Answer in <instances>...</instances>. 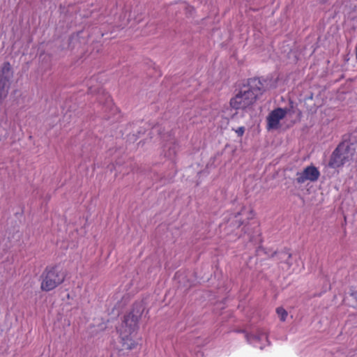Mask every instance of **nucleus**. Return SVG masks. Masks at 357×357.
<instances>
[{"instance_id": "6ab92c4d", "label": "nucleus", "mask_w": 357, "mask_h": 357, "mask_svg": "<svg viewBox=\"0 0 357 357\" xmlns=\"http://www.w3.org/2000/svg\"><path fill=\"white\" fill-rule=\"evenodd\" d=\"M250 215H251V216H252V215H252V211H250Z\"/></svg>"}, {"instance_id": "2eb2a0df", "label": "nucleus", "mask_w": 357, "mask_h": 357, "mask_svg": "<svg viewBox=\"0 0 357 357\" xmlns=\"http://www.w3.org/2000/svg\"><path fill=\"white\" fill-rule=\"evenodd\" d=\"M245 213V211L243 210L241 213H238L237 215L235 216V218H236L237 220H238V216L240 215H242V214H244Z\"/></svg>"}, {"instance_id": "f8f14e48", "label": "nucleus", "mask_w": 357, "mask_h": 357, "mask_svg": "<svg viewBox=\"0 0 357 357\" xmlns=\"http://www.w3.org/2000/svg\"><path fill=\"white\" fill-rule=\"evenodd\" d=\"M83 35H84V32H81V33H79L78 34H77L76 36H73L72 37L71 40H70V44H73L74 43V41L75 40H77L78 39H79L81 37L82 38L83 37Z\"/></svg>"}, {"instance_id": "7ed1b4c3", "label": "nucleus", "mask_w": 357, "mask_h": 357, "mask_svg": "<svg viewBox=\"0 0 357 357\" xmlns=\"http://www.w3.org/2000/svg\"><path fill=\"white\" fill-rule=\"evenodd\" d=\"M354 154V151L348 143H341L333 151L329 162V166L333 168L341 167L352 160Z\"/></svg>"}, {"instance_id": "423d86ee", "label": "nucleus", "mask_w": 357, "mask_h": 357, "mask_svg": "<svg viewBox=\"0 0 357 357\" xmlns=\"http://www.w3.org/2000/svg\"><path fill=\"white\" fill-rule=\"evenodd\" d=\"M289 109L280 108L273 109L267 116V129L276 130L280 128V122L287 115Z\"/></svg>"}, {"instance_id": "1a4fd4ad", "label": "nucleus", "mask_w": 357, "mask_h": 357, "mask_svg": "<svg viewBox=\"0 0 357 357\" xmlns=\"http://www.w3.org/2000/svg\"><path fill=\"white\" fill-rule=\"evenodd\" d=\"M276 312L281 321H284L286 320L287 317V312L284 308L281 307H278Z\"/></svg>"}, {"instance_id": "f3484780", "label": "nucleus", "mask_w": 357, "mask_h": 357, "mask_svg": "<svg viewBox=\"0 0 357 357\" xmlns=\"http://www.w3.org/2000/svg\"><path fill=\"white\" fill-rule=\"evenodd\" d=\"M356 59H357V46H356Z\"/></svg>"}, {"instance_id": "f03ea898", "label": "nucleus", "mask_w": 357, "mask_h": 357, "mask_svg": "<svg viewBox=\"0 0 357 357\" xmlns=\"http://www.w3.org/2000/svg\"><path fill=\"white\" fill-rule=\"evenodd\" d=\"M143 310L144 307L140 305L139 308L137 310L134 309L132 312L124 317L121 326L122 331H121L120 333L123 350L132 349L137 345L134 337L137 328V323Z\"/></svg>"}, {"instance_id": "9b49d317", "label": "nucleus", "mask_w": 357, "mask_h": 357, "mask_svg": "<svg viewBox=\"0 0 357 357\" xmlns=\"http://www.w3.org/2000/svg\"><path fill=\"white\" fill-rule=\"evenodd\" d=\"M4 125H5V126H0V133L2 134L3 132H4V135L3 137H0V140L6 139L7 138V135H8L7 130H6V122L4 123Z\"/></svg>"}, {"instance_id": "39448f33", "label": "nucleus", "mask_w": 357, "mask_h": 357, "mask_svg": "<svg viewBox=\"0 0 357 357\" xmlns=\"http://www.w3.org/2000/svg\"><path fill=\"white\" fill-rule=\"evenodd\" d=\"M249 344L259 349H263L269 344L267 333L263 329H257L246 335Z\"/></svg>"}, {"instance_id": "4468645a", "label": "nucleus", "mask_w": 357, "mask_h": 357, "mask_svg": "<svg viewBox=\"0 0 357 357\" xmlns=\"http://www.w3.org/2000/svg\"><path fill=\"white\" fill-rule=\"evenodd\" d=\"M105 99H106V102L108 105H110L111 104V100H110V98L108 95H105Z\"/></svg>"}, {"instance_id": "ddd939ff", "label": "nucleus", "mask_w": 357, "mask_h": 357, "mask_svg": "<svg viewBox=\"0 0 357 357\" xmlns=\"http://www.w3.org/2000/svg\"><path fill=\"white\" fill-rule=\"evenodd\" d=\"M235 132L238 136L241 137L245 132V128L243 126L239 127L235 130Z\"/></svg>"}, {"instance_id": "9d476101", "label": "nucleus", "mask_w": 357, "mask_h": 357, "mask_svg": "<svg viewBox=\"0 0 357 357\" xmlns=\"http://www.w3.org/2000/svg\"><path fill=\"white\" fill-rule=\"evenodd\" d=\"M176 154V146L174 145L172 147H169L167 153H165V156L172 159Z\"/></svg>"}, {"instance_id": "0eeeda50", "label": "nucleus", "mask_w": 357, "mask_h": 357, "mask_svg": "<svg viewBox=\"0 0 357 357\" xmlns=\"http://www.w3.org/2000/svg\"><path fill=\"white\" fill-rule=\"evenodd\" d=\"M320 176L319 171L314 166L306 167L302 172H297L296 181L298 183L303 184L307 181L314 182Z\"/></svg>"}, {"instance_id": "f257e3e1", "label": "nucleus", "mask_w": 357, "mask_h": 357, "mask_svg": "<svg viewBox=\"0 0 357 357\" xmlns=\"http://www.w3.org/2000/svg\"><path fill=\"white\" fill-rule=\"evenodd\" d=\"M263 91V84L259 79H249L247 84L231 99L230 105L235 109H246L254 104Z\"/></svg>"}, {"instance_id": "6e6552de", "label": "nucleus", "mask_w": 357, "mask_h": 357, "mask_svg": "<svg viewBox=\"0 0 357 357\" xmlns=\"http://www.w3.org/2000/svg\"><path fill=\"white\" fill-rule=\"evenodd\" d=\"M284 257H286V262L284 265L286 266L287 271L289 273L298 272L301 268H299L300 264H302V262L298 259L296 256H293L289 254H284ZM282 268H285L284 266H282Z\"/></svg>"}, {"instance_id": "a211bd4d", "label": "nucleus", "mask_w": 357, "mask_h": 357, "mask_svg": "<svg viewBox=\"0 0 357 357\" xmlns=\"http://www.w3.org/2000/svg\"><path fill=\"white\" fill-rule=\"evenodd\" d=\"M255 234L259 235V230L258 229L255 231Z\"/></svg>"}, {"instance_id": "dca6fc26", "label": "nucleus", "mask_w": 357, "mask_h": 357, "mask_svg": "<svg viewBox=\"0 0 357 357\" xmlns=\"http://www.w3.org/2000/svg\"><path fill=\"white\" fill-rule=\"evenodd\" d=\"M248 236H249V238H250V241H255V240L253 239V237H252V236H251L250 234H248Z\"/></svg>"}, {"instance_id": "20e7f679", "label": "nucleus", "mask_w": 357, "mask_h": 357, "mask_svg": "<svg viewBox=\"0 0 357 357\" xmlns=\"http://www.w3.org/2000/svg\"><path fill=\"white\" fill-rule=\"evenodd\" d=\"M64 278V273L59 268H47L43 275L41 289L47 291L52 290L60 284Z\"/></svg>"}]
</instances>
